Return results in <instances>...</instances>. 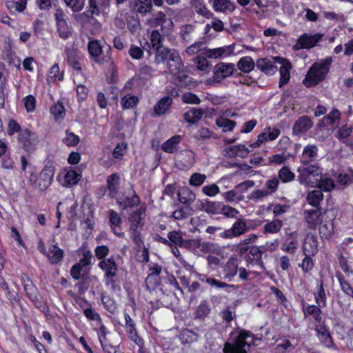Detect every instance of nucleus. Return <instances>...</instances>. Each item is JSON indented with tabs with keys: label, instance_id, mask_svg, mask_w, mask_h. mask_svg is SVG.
<instances>
[{
	"label": "nucleus",
	"instance_id": "f257e3e1",
	"mask_svg": "<svg viewBox=\"0 0 353 353\" xmlns=\"http://www.w3.org/2000/svg\"><path fill=\"white\" fill-rule=\"evenodd\" d=\"M254 335L248 330H241L234 339V343L226 342L224 344V353H248V350L253 343Z\"/></svg>",
	"mask_w": 353,
	"mask_h": 353
},
{
	"label": "nucleus",
	"instance_id": "f03ea898",
	"mask_svg": "<svg viewBox=\"0 0 353 353\" xmlns=\"http://www.w3.org/2000/svg\"><path fill=\"white\" fill-rule=\"evenodd\" d=\"M54 175V168L46 166L38 174L31 172L28 177V183L34 189L43 192L51 185Z\"/></svg>",
	"mask_w": 353,
	"mask_h": 353
},
{
	"label": "nucleus",
	"instance_id": "7ed1b4c3",
	"mask_svg": "<svg viewBox=\"0 0 353 353\" xmlns=\"http://www.w3.org/2000/svg\"><path fill=\"white\" fill-rule=\"evenodd\" d=\"M328 66L325 63H314L309 70L304 80L307 86L316 85L321 81L328 72Z\"/></svg>",
	"mask_w": 353,
	"mask_h": 353
},
{
	"label": "nucleus",
	"instance_id": "20e7f679",
	"mask_svg": "<svg viewBox=\"0 0 353 353\" xmlns=\"http://www.w3.org/2000/svg\"><path fill=\"white\" fill-rule=\"evenodd\" d=\"M330 213H333L332 210L316 208L315 210H305L303 215L308 228L314 229L319 224L322 223Z\"/></svg>",
	"mask_w": 353,
	"mask_h": 353
},
{
	"label": "nucleus",
	"instance_id": "39448f33",
	"mask_svg": "<svg viewBox=\"0 0 353 353\" xmlns=\"http://www.w3.org/2000/svg\"><path fill=\"white\" fill-rule=\"evenodd\" d=\"M299 181L301 183H308L311 181L310 176H317L321 174V168L316 164L310 163H301V165L298 168Z\"/></svg>",
	"mask_w": 353,
	"mask_h": 353
},
{
	"label": "nucleus",
	"instance_id": "423d86ee",
	"mask_svg": "<svg viewBox=\"0 0 353 353\" xmlns=\"http://www.w3.org/2000/svg\"><path fill=\"white\" fill-rule=\"evenodd\" d=\"M234 70V63L219 62L215 65L213 71V77L209 81L213 83H219L224 79L231 76Z\"/></svg>",
	"mask_w": 353,
	"mask_h": 353
},
{
	"label": "nucleus",
	"instance_id": "0eeeda50",
	"mask_svg": "<svg viewBox=\"0 0 353 353\" xmlns=\"http://www.w3.org/2000/svg\"><path fill=\"white\" fill-rule=\"evenodd\" d=\"M99 267L105 272L107 284H114L113 278L116 276L118 270L117 265L112 256L103 259L99 263Z\"/></svg>",
	"mask_w": 353,
	"mask_h": 353
},
{
	"label": "nucleus",
	"instance_id": "6e6552de",
	"mask_svg": "<svg viewBox=\"0 0 353 353\" xmlns=\"http://www.w3.org/2000/svg\"><path fill=\"white\" fill-rule=\"evenodd\" d=\"M18 142L19 145L28 152L33 151L38 143L37 136L28 129H23L19 134Z\"/></svg>",
	"mask_w": 353,
	"mask_h": 353
},
{
	"label": "nucleus",
	"instance_id": "1a4fd4ad",
	"mask_svg": "<svg viewBox=\"0 0 353 353\" xmlns=\"http://www.w3.org/2000/svg\"><path fill=\"white\" fill-rule=\"evenodd\" d=\"M247 230L245 222L243 219H239L234 223L231 228L222 232L220 236L224 239H232L245 233Z\"/></svg>",
	"mask_w": 353,
	"mask_h": 353
},
{
	"label": "nucleus",
	"instance_id": "9d476101",
	"mask_svg": "<svg viewBox=\"0 0 353 353\" xmlns=\"http://www.w3.org/2000/svg\"><path fill=\"white\" fill-rule=\"evenodd\" d=\"M234 46L229 45L223 47L210 49L208 48L203 51V56L208 59H222L234 54Z\"/></svg>",
	"mask_w": 353,
	"mask_h": 353
},
{
	"label": "nucleus",
	"instance_id": "9b49d317",
	"mask_svg": "<svg viewBox=\"0 0 353 353\" xmlns=\"http://www.w3.org/2000/svg\"><path fill=\"white\" fill-rule=\"evenodd\" d=\"M322 37L323 34L319 33L314 35L303 34L299 38L296 43L294 46V49L311 48L319 42Z\"/></svg>",
	"mask_w": 353,
	"mask_h": 353
},
{
	"label": "nucleus",
	"instance_id": "f8f14e48",
	"mask_svg": "<svg viewBox=\"0 0 353 353\" xmlns=\"http://www.w3.org/2000/svg\"><path fill=\"white\" fill-rule=\"evenodd\" d=\"M273 60L275 63L281 65L279 72H280V81L279 87H283L286 84L290 77V70L291 69V63L285 59L280 57H274Z\"/></svg>",
	"mask_w": 353,
	"mask_h": 353
},
{
	"label": "nucleus",
	"instance_id": "ddd939ff",
	"mask_svg": "<svg viewBox=\"0 0 353 353\" xmlns=\"http://www.w3.org/2000/svg\"><path fill=\"white\" fill-rule=\"evenodd\" d=\"M117 202L123 210H125L128 208H133L138 205L140 203V199L139 196L134 192H132L119 196L117 199Z\"/></svg>",
	"mask_w": 353,
	"mask_h": 353
},
{
	"label": "nucleus",
	"instance_id": "4468645a",
	"mask_svg": "<svg viewBox=\"0 0 353 353\" xmlns=\"http://www.w3.org/2000/svg\"><path fill=\"white\" fill-rule=\"evenodd\" d=\"M23 289L29 299L37 307H40L39 296L32 281L28 277L22 278Z\"/></svg>",
	"mask_w": 353,
	"mask_h": 353
},
{
	"label": "nucleus",
	"instance_id": "2eb2a0df",
	"mask_svg": "<svg viewBox=\"0 0 353 353\" xmlns=\"http://www.w3.org/2000/svg\"><path fill=\"white\" fill-rule=\"evenodd\" d=\"M66 60L68 65L77 71H81L80 54L79 51L73 48H66L65 49Z\"/></svg>",
	"mask_w": 353,
	"mask_h": 353
},
{
	"label": "nucleus",
	"instance_id": "dca6fc26",
	"mask_svg": "<svg viewBox=\"0 0 353 353\" xmlns=\"http://www.w3.org/2000/svg\"><path fill=\"white\" fill-rule=\"evenodd\" d=\"M313 125L311 119L307 116L299 117L294 123L292 130L295 134H299L307 132Z\"/></svg>",
	"mask_w": 353,
	"mask_h": 353
},
{
	"label": "nucleus",
	"instance_id": "f3484780",
	"mask_svg": "<svg viewBox=\"0 0 353 353\" xmlns=\"http://www.w3.org/2000/svg\"><path fill=\"white\" fill-rule=\"evenodd\" d=\"M168 238L170 240V243L172 242L179 246L187 247L188 245L199 246L200 245L199 240L192 239L188 241H184L181 233L177 231H172L169 232L168 234Z\"/></svg>",
	"mask_w": 353,
	"mask_h": 353
},
{
	"label": "nucleus",
	"instance_id": "a211bd4d",
	"mask_svg": "<svg viewBox=\"0 0 353 353\" xmlns=\"http://www.w3.org/2000/svg\"><path fill=\"white\" fill-rule=\"evenodd\" d=\"M274 61H272L267 58L259 59L256 62V67L267 75H272L277 71V67L274 65Z\"/></svg>",
	"mask_w": 353,
	"mask_h": 353
},
{
	"label": "nucleus",
	"instance_id": "6ab92c4d",
	"mask_svg": "<svg viewBox=\"0 0 353 353\" xmlns=\"http://www.w3.org/2000/svg\"><path fill=\"white\" fill-rule=\"evenodd\" d=\"M212 3L214 11L217 12L228 13L235 10V5L230 0H210Z\"/></svg>",
	"mask_w": 353,
	"mask_h": 353
},
{
	"label": "nucleus",
	"instance_id": "aec40b11",
	"mask_svg": "<svg viewBox=\"0 0 353 353\" xmlns=\"http://www.w3.org/2000/svg\"><path fill=\"white\" fill-rule=\"evenodd\" d=\"M319 149L315 145H307L303 151L301 162L307 164L314 161L318 157Z\"/></svg>",
	"mask_w": 353,
	"mask_h": 353
},
{
	"label": "nucleus",
	"instance_id": "412c9836",
	"mask_svg": "<svg viewBox=\"0 0 353 353\" xmlns=\"http://www.w3.org/2000/svg\"><path fill=\"white\" fill-rule=\"evenodd\" d=\"M172 103L170 97H165L154 106L153 117L161 116L166 113Z\"/></svg>",
	"mask_w": 353,
	"mask_h": 353
},
{
	"label": "nucleus",
	"instance_id": "4be33fe9",
	"mask_svg": "<svg viewBox=\"0 0 353 353\" xmlns=\"http://www.w3.org/2000/svg\"><path fill=\"white\" fill-rule=\"evenodd\" d=\"M167 65L170 73L176 76L179 81L183 82L188 77L185 74L181 59H179V62H171L170 63H167Z\"/></svg>",
	"mask_w": 353,
	"mask_h": 353
},
{
	"label": "nucleus",
	"instance_id": "5701e85b",
	"mask_svg": "<svg viewBox=\"0 0 353 353\" xmlns=\"http://www.w3.org/2000/svg\"><path fill=\"white\" fill-rule=\"evenodd\" d=\"M331 220L332 217L328 216V217L324 219L322 223H320L319 234L323 239H328L331 237L334 232V225Z\"/></svg>",
	"mask_w": 353,
	"mask_h": 353
},
{
	"label": "nucleus",
	"instance_id": "b1692460",
	"mask_svg": "<svg viewBox=\"0 0 353 353\" xmlns=\"http://www.w3.org/2000/svg\"><path fill=\"white\" fill-rule=\"evenodd\" d=\"M280 132H281L279 129H271L270 128H268L258 136V140L256 142V144L259 145V143H262L263 142L275 140L280 134Z\"/></svg>",
	"mask_w": 353,
	"mask_h": 353
},
{
	"label": "nucleus",
	"instance_id": "393cba45",
	"mask_svg": "<svg viewBox=\"0 0 353 353\" xmlns=\"http://www.w3.org/2000/svg\"><path fill=\"white\" fill-rule=\"evenodd\" d=\"M203 114L202 109L193 108L183 114V119L189 123L195 124L201 120Z\"/></svg>",
	"mask_w": 353,
	"mask_h": 353
},
{
	"label": "nucleus",
	"instance_id": "a878e982",
	"mask_svg": "<svg viewBox=\"0 0 353 353\" xmlns=\"http://www.w3.org/2000/svg\"><path fill=\"white\" fill-rule=\"evenodd\" d=\"M177 195L178 199L181 203V205L184 206H191V205L196 199L195 194L188 188L183 189L181 192H179Z\"/></svg>",
	"mask_w": 353,
	"mask_h": 353
},
{
	"label": "nucleus",
	"instance_id": "bb28decb",
	"mask_svg": "<svg viewBox=\"0 0 353 353\" xmlns=\"http://www.w3.org/2000/svg\"><path fill=\"white\" fill-rule=\"evenodd\" d=\"M194 214L191 206H179L172 214L171 217L175 220H184Z\"/></svg>",
	"mask_w": 353,
	"mask_h": 353
},
{
	"label": "nucleus",
	"instance_id": "cd10ccee",
	"mask_svg": "<svg viewBox=\"0 0 353 353\" xmlns=\"http://www.w3.org/2000/svg\"><path fill=\"white\" fill-rule=\"evenodd\" d=\"M222 204L219 202H212L208 200L201 203V210L208 214H217L221 213Z\"/></svg>",
	"mask_w": 353,
	"mask_h": 353
},
{
	"label": "nucleus",
	"instance_id": "c85d7f7f",
	"mask_svg": "<svg viewBox=\"0 0 353 353\" xmlns=\"http://www.w3.org/2000/svg\"><path fill=\"white\" fill-rule=\"evenodd\" d=\"M317 336L321 342L326 347H331L332 345V339L328 329L324 325L316 328Z\"/></svg>",
	"mask_w": 353,
	"mask_h": 353
},
{
	"label": "nucleus",
	"instance_id": "c756f323",
	"mask_svg": "<svg viewBox=\"0 0 353 353\" xmlns=\"http://www.w3.org/2000/svg\"><path fill=\"white\" fill-rule=\"evenodd\" d=\"M181 140V136H173L163 143L161 148L165 152L173 153L177 150V146L180 143Z\"/></svg>",
	"mask_w": 353,
	"mask_h": 353
},
{
	"label": "nucleus",
	"instance_id": "7c9ffc66",
	"mask_svg": "<svg viewBox=\"0 0 353 353\" xmlns=\"http://www.w3.org/2000/svg\"><path fill=\"white\" fill-rule=\"evenodd\" d=\"M119 181L120 176L118 174H112L108 177V190L112 197H114L117 192Z\"/></svg>",
	"mask_w": 353,
	"mask_h": 353
},
{
	"label": "nucleus",
	"instance_id": "2f4dec72",
	"mask_svg": "<svg viewBox=\"0 0 353 353\" xmlns=\"http://www.w3.org/2000/svg\"><path fill=\"white\" fill-rule=\"evenodd\" d=\"M255 65L256 63L250 57H242L237 63L238 68L245 73L251 72Z\"/></svg>",
	"mask_w": 353,
	"mask_h": 353
},
{
	"label": "nucleus",
	"instance_id": "473e14b6",
	"mask_svg": "<svg viewBox=\"0 0 353 353\" xmlns=\"http://www.w3.org/2000/svg\"><path fill=\"white\" fill-rule=\"evenodd\" d=\"M47 256L52 263H57L62 259L63 251L57 245H52L49 248Z\"/></svg>",
	"mask_w": 353,
	"mask_h": 353
},
{
	"label": "nucleus",
	"instance_id": "72a5a7b5",
	"mask_svg": "<svg viewBox=\"0 0 353 353\" xmlns=\"http://www.w3.org/2000/svg\"><path fill=\"white\" fill-rule=\"evenodd\" d=\"M207 49L206 42L202 41H197L194 43H192L191 46H190L188 48H186L185 52L188 55H194L198 52H200V55L203 56V51H205Z\"/></svg>",
	"mask_w": 353,
	"mask_h": 353
},
{
	"label": "nucleus",
	"instance_id": "f704fd0d",
	"mask_svg": "<svg viewBox=\"0 0 353 353\" xmlns=\"http://www.w3.org/2000/svg\"><path fill=\"white\" fill-rule=\"evenodd\" d=\"M323 194L321 190H315L309 192L307 196L308 203L314 207H317L322 201Z\"/></svg>",
	"mask_w": 353,
	"mask_h": 353
},
{
	"label": "nucleus",
	"instance_id": "c9c22d12",
	"mask_svg": "<svg viewBox=\"0 0 353 353\" xmlns=\"http://www.w3.org/2000/svg\"><path fill=\"white\" fill-rule=\"evenodd\" d=\"M228 151L230 152V155L232 157H239L241 158L247 157L249 153V150L242 144L230 146Z\"/></svg>",
	"mask_w": 353,
	"mask_h": 353
},
{
	"label": "nucleus",
	"instance_id": "e433bc0d",
	"mask_svg": "<svg viewBox=\"0 0 353 353\" xmlns=\"http://www.w3.org/2000/svg\"><path fill=\"white\" fill-rule=\"evenodd\" d=\"M282 221L279 219H275L267 223L263 226L265 233H276L279 232L282 228Z\"/></svg>",
	"mask_w": 353,
	"mask_h": 353
},
{
	"label": "nucleus",
	"instance_id": "4c0bfd02",
	"mask_svg": "<svg viewBox=\"0 0 353 353\" xmlns=\"http://www.w3.org/2000/svg\"><path fill=\"white\" fill-rule=\"evenodd\" d=\"M340 112L334 109L329 113L327 116L324 117L323 123L325 125H332L333 126H337L339 120L340 119Z\"/></svg>",
	"mask_w": 353,
	"mask_h": 353
},
{
	"label": "nucleus",
	"instance_id": "58836bf2",
	"mask_svg": "<svg viewBox=\"0 0 353 353\" xmlns=\"http://www.w3.org/2000/svg\"><path fill=\"white\" fill-rule=\"evenodd\" d=\"M152 8V0H139L135 3V10L141 14L150 12Z\"/></svg>",
	"mask_w": 353,
	"mask_h": 353
},
{
	"label": "nucleus",
	"instance_id": "ea45409f",
	"mask_svg": "<svg viewBox=\"0 0 353 353\" xmlns=\"http://www.w3.org/2000/svg\"><path fill=\"white\" fill-rule=\"evenodd\" d=\"M65 183L68 186L75 185L81 179V175L74 170H69L64 176Z\"/></svg>",
	"mask_w": 353,
	"mask_h": 353
},
{
	"label": "nucleus",
	"instance_id": "a19ab883",
	"mask_svg": "<svg viewBox=\"0 0 353 353\" xmlns=\"http://www.w3.org/2000/svg\"><path fill=\"white\" fill-rule=\"evenodd\" d=\"M26 0H19L18 1H9L6 3V7L12 12L14 11L22 12L26 8Z\"/></svg>",
	"mask_w": 353,
	"mask_h": 353
},
{
	"label": "nucleus",
	"instance_id": "79ce46f5",
	"mask_svg": "<svg viewBox=\"0 0 353 353\" xmlns=\"http://www.w3.org/2000/svg\"><path fill=\"white\" fill-rule=\"evenodd\" d=\"M57 32L63 39H67L72 36L73 30L68 23H57Z\"/></svg>",
	"mask_w": 353,
	"mask_h": 353
},
{
	"label": "nucleus",
	"instance_id": "37998d69",
	"mask_svg": "<svg viewBox=\"0 0 353 353\" xmlns=\"http://www.w3.org/2000/svg\"><path fill=\"white\" fill-rule=\"evenodd\" d=\"M138 102V97L131 94H127L121 99V105L124 109L133 108Z\"/></svg>",
	"mask_w": 353,
	"mask_h": 353
},
{
	"label": "nucleus",
	"instance_id": "c03bdc74",
	"mask_svg": "<svg viewBox=\"0 0 353 353\" xmlns=\"http://www.w3.org/2000/svg\"><path fill=\"white\" fill-rule=\"evenodd\" d=\"M155 51L154 61L157 63H160L164 62L167 59L168 55L170 52L171 50L163 46Z\"/></svg>",
	"mask_w": 353,
	"mask_h": 353
},
{
	"label": "nucleus",
	"instance_id": "a18cd8bd",
	"mask_svg": "<svg viewBox=\"0 0 353 353\" xmlns=\"http://www.w3.org/2000/svg\"><path fill=\"white\" fill-rule=\"evenodd\" d=\"M88 49L90 54L93 57H98L102 52L101 46L97 40L90 41L88 43Z\"/></svg>",
	"mask_w": 353,
	"mask_h": 353
},
{
	"label": "nucleus",
	"instance_id": "49530a36",
	"mask_svg": "<svg viewBox=\"0 0 353 353\" xmlns=\"http://www.w3.org/2000/svg\"><path fill=\"white\" fill-rule=\"evenodd\" d=\"M80 139L79 136L76 135L69 130L65 131V137L63 139V142L69 147L77 145L79 143Z\"/></svg>",
	"mask_w": 353,
	"mask_h": 353
},
{
	"label": "nucleus",
	"instance_id": "de8ad7c7",
	"mask_svg": "<svg viewBox=\"0 0 353 353\" xmlns=\"http://www.w3.org/2000/svg\"><path fill=\"white\" fill-rule=\"evenodd\" d=\"M279 179L283 183H288L294 179V174L290 170L288 167H283L279 172Z\"/></svg>",
	"mask_w": 353,
	"mask_h": 353
},
{
	"label": "nucleus",
	"instance_id": "09e8293b",
	"mask_svg": "<svg viewBox=\"0 0 353 353\" xmlns=\"http://www.w3.org/2000/svg\"><path fill=\"white\" fill-rule=\"evenodd\" d=\"M216 125L223 128L224 132L231 131L235 125V122L228 119H219L216 121Z\"/></svg>",
	"mask_w": 353,
	"mask_h": 353
},
{
	"label": "nucleus",
	"instance_id": "8fccbe9b",
	"mask_svg": "<svg viewBox=\"0 0 353 353\" xmlns=\"http://www.w3.org/2000/svg\"><path fill=\"white\" fill-rule=\"evenodd\" d=\"M337 181L342 185H347L353 183V170H349L345 173L340 174Z\"/></svg>",
	"mask_w": 353,
	"mask_h": 353
},
{
	"label": "nucleus",
	"instance_id": "3c124183",
	"mask_svg": "<svg viewBox=\"0 0 353 353\" xmlns=\"http://www.w3.org/2000/svg\"><path fill=\"white\" fill-rule=\"evenodd\" d=\"M237 189H234L222 194L223 197L227 202H234L236 201H241L243 198L241 195H238Z\"/></svg>",
	"mask_w": 353,
	"mask_h": 353
},
{
	"label": "nucleus",
	"instance_id": "603ef678",
	"mask_svg": "<svg viewBox=\"0 0 353 353\" xmlns=\"http://www.w3.org/2000/svg\"><path fill=\"white\" fill-rule=\"evenodd\" d=\"M206 176L201 173H194L189 179V183L192 186H200L205 180Z\"/></svg>",
	"mask_w": 353,
	"mask_h": 353
},
{
	"label": "nucleus",
	"instance_id": "864d4df0",
	"mask_svg": "<svg viewBox=\"0 0 353 353\" xmlns=\"http://www.w3.org/2000/svg\"><path fill=\"white\" fill-rule=\"evenodd\" d=\"M317 186L321 190L330 191L334 188V183L331 179L324 178L319 180Z\"/></svg>",
	"mask_w": 353,
	"mask_h": 353
},
{
	"label": "nucleus",
	"instance_id": "5fc2aeb1",
	"mask_svg": "<svg viewBox=\"0 0 353 353\" xmlns=\"http://www.w3.org/2000/svg\"><path fill=\"white\" fill-rule=\"evenodd\" d=\"M51 113L54 115L56 120L61 119L65 115V108L62 103H57L50 108Z\"/></svg>",
	"mask_w": 353,
	"mask_h": 353
},
{
	"label": "nucleus",
	"instance_id": "6e6d98bb",
	"mask_svg": "<svg viewBox=\"0 0 353 353\" xmlns=\"http://www.w3.org/2000/svg\"><path fill=\"white\" fill-rule=\"evenodd\" d=\"M279 184V179L276 177H274L265 182V190L268 192V194L270 195L276 191Z\"/></svg>",
	"mask_w": 353,
	"mask_h": 353
},
{
	"label": "nucleus",
	"instance_id": "4d7b16f0",
	"mask_svg": "<svg viewBox=\"0 0 353 353\" xmlns=\"http://www.w3.org/2000/svg\"><path fill=\"white\" fill-rule=\"evenodd\" d=\"M303 312L305 315H312L317 321H319L321 319V310L316 305H308L307 307L303 306Z\"/></svg>",
	"mask_w": 353,
	"mask_h": 353
},
{
	"label": "nucleus",
	"instance_id": "13d9d810",
	"mask_svg": "<svg viewBox=\"0 0 353 353\" xmlns=\"http://www.w3.org/2000/svg\"><path fill=\"white\" fill-rule=\"evenodd\" d=\"M337 277L343 292L347 296L353 297V288L346 281L344 280L341 274H339Z\"/></svg>",
	"mask_w": 353,
	"mask_h": 353
},
{
	"label": "nucleus",
	"instance_id": "bf43d9fd",
	"mask_svg": "<svg viewBox=\"0 0 353 353\" xmlns=\"http://www.w3.org/2000/svg\"><path fill=\"white\" fill-rule=\"evenodd\" d=\"M150 42L152 48L155 50L163 46V45H161V36L157 30L152 32L150 35Z\"/></svg>",
	"mask_w": 353,
	"mask_h": 353
},
{
	"label": "nucleus",
	"instance_id": "052dcab7",
	"mask_svg": "<svg viewBox=\"0 0 353 353\" xmlns=\"http://www.w3.org/2000/svg\"><path fill=\"white\" fill-rule=\"evenodd\" d=\"M210 311L211 307L209 303L207 301H203L199 305L196 312L199 317H205L208 315Z\"/></svg>",
	"mask_w": 353,
	"mask_h": 353
},
{
	"label": "nucleus",
	"instance_id": "680f3d73",
	"mask_svg": "<svg viewBox=\"0 0 353 353\" xmlns=\"http://www.w3.org/2000/svg\"><path fill=\"white\" fill-rule=\"evenodd\" d=\"M181 99L185 103L199 104L201 102L199 98L196 94L191 92L184 93L182 95Z\"/></svg>",
	"mask_w": 353,
	"mask_h": 353
},
{
	"label": "nucleus",
	"instance_id": "e2e57ef3",
	"mask_svg": "<svg viewBox=\"0 0 353 353\" xmlns=\"http://www.w3.org/2000/svg\"><path fill=\"white\" fill-rule=\"evenodd\" d=\"M239 212L234 208L229 205H223L221 208V213L227 217L234 218Z\"/></svg>",
	"mask_w": 353,
	"mask_h": 353
},
{
	"label": "nucleus",
	"instance_id": "0e129e2a",
	"mask_svg": "<svg viewBox=\"0 0 353 353\" xmlns=\"http://www.w3.org/2000/svg\"><path fill=\"white\" fill-rule=\"evenodd\" d=\"M64 1L74 12H79L82 10L85 3V0H64Z\"/></svg>",
	"mask_w": 353,
	"mask_h": 353
},
{
	"label": "nucleus",
	"instance_id": "69168bd1",
	"mask_svg": "<svg viewBox=\"0 0 353 353\" xmlns=\"http://www.w3.org/2000/svg\"><path fill=\"white\" fill-rule=\"evenodd\" d=\"M303 249L304 251L311 252L312 254L315 253L317 251V245L316 241L312 237L307 239L305 240Z\"/></svg>",
	"mask_w": 353,
	"mask_h": 353
},
{
	"label": "nucleus",
	"instance_id": "338daca9",
	"mask_svg": "<svg viewBox=\"0 0 353 353\" xmlns=\"http://www.w3.org/2000/svg\"><path fill=\"white\" fill-rule=\"evenodd\" d=\"M212 132L207 128H201L194 134V138L197 140L208 139L211 137Z\"/></svg>",
	"mask_w": 353,
	"mask_h": 353
},
{
	"label": "nucleus",
	"instance_id": "774afa93",
	"mask_svg": "<svg viewBox=\"0 0 353 353\" xmlns=\"http://www.w3.org/2000/svg\"><path fill=\"white\" fill-rule=\"evenodd\" d=\"M94 253L97 258L102 261L108 254L109 248L105 245H99L95 248Z\"/></svg>",
	"mask_w": 353,
	"mask_h": 353
}]
</instances>
